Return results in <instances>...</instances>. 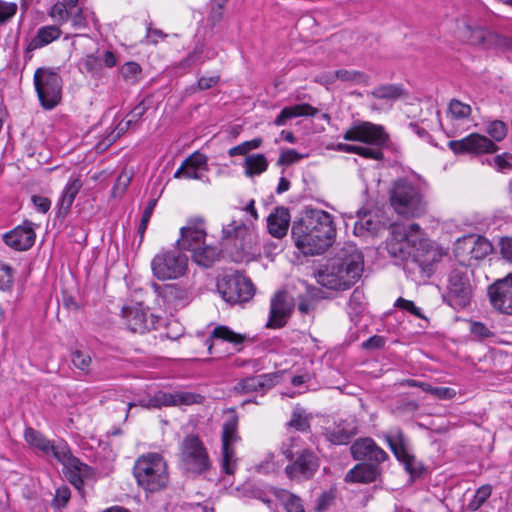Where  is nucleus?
Wrapping results in <instances>:
<instances>
[{"instance_id": "nucleus-1", "label": "nucleus", "mask_w": 512, "mask_h": 512, "mask_svg": "<svg viewBox=\"0 0 512 512\" xmlns=\"http://www.w3.org/2000/svg\"><path fill=\"white\" fill-rule=\"evenodd\" d=\"M296 247L305 255H319L333 243L336 229L332 216L318 208H306L291 229Z\"/></svg>"}, {"instance_id": "nucleus-2", "label": "nucleus", "mask_w": 512, "mask_h": 512, "mask_svg": "<svg viewBox=\"0 0 512 512\" xmlns=\"http://www.w3.org/2000/svg\"><path fill=\"white\" fill-rule=\"evenodd\" d=\"M24 438L31 447L38 449L46 456H53L61 463L65 476L77 490L81 491L84 480L93 476V469L73 456L66 442L61 441L55 444L31 427L25 429Z\"/></svg>"}, {"instance_id": "nucleus-3", "label": "nucleus", "mask_w": 512, "mask_h": 512, "mask_svg": "<svg viewBox=\"0 0 512 512\" xmlns=\"http://www.w3.org/2000/svg\"><path fill=\"white\" fill-rule=\"evenodd\" d=\"M428 243L424 238L421 227L417 223L410 224H394L391 226V238L387 243L389 254L402 261L411 259L417 263L422 270L434 261V257L430 259H422L423 252L429 256L427 251Z\"/></svg>"}, {"instance_id": "nucleus-4", "label": "nucleus", "mask_w": 512, "mask_h": 512, "mask_svg": "<svg viewBox=\"0 0 512 512\" xmlns=\"http://www.w3.org/2000/svg\"><path fill=\"white\" fill-rule=\"evenodd\" d=\"M364 267L363 255L354 246H347L318 274V282L332 290H347L361 277Z\"/></svg>"}, {"instance_id": "nucleus-5", "label": "nucleus", "mask_w": 512, "mask_h": 512, "mask_svg": "<svg viewBox=\"0 0 512 512\" xmlns=\"http://www.w3.org/2000/svg\"><path fill=\"white\" fill-rule=\"evenodd\" d=\"M389 202L394 211L404 217L414 218L425 213L426 202L419 184L408 178H399L392 182Z\"/></svg>"}, {"instance_id": "nucleus-6", "label": "nucleus", "mask_w": 512, "mask_h": 512, "mask_svg": "<svg viewBox=\"0 0 512 512\" xmlns=\"http://www.w3.org/2000/svg\"><path fill=\"white\" fill-rule=\"evenodd\" d=\"M453 34L464 43L486 49L512 46V39L485 28L467 15L455 19Z\"/></svg>"}, {"instance_id": "nucleus-7", "label": "nucleus", "mask_w": 512, "mask_h": 512, "mask_svg": "<svg viewBox=\"0 0 512 512\" xmlns=\"http://www.w3.org/2000/svg\"><path fill=\"white\" fill-rule=\"evenodd\" d=\"M134 475L138 484L150 492L166 487L169 479L167 464L157 453L141 456L135 463Z\"/></svg>"}, {"instance_id": "nucleus-8", "label": "nucleus", "mask_w": 512, "mask_h": 512, "mask_svg": "<svg viewBox=\"0 0 512 512\" xmlns=\"http://www.w3.org/2000/svg\"><path fill=\"white\" fill-rule=\"evenodd\" d=\"M34 86L45 109H52L59 104L62 97V78L58 71L52 68L40 67L34 73Z\"/></svg>"}, {"instance_id": "nucleus-9", "label": "nucleus", "mask_w": 512, "mask_h": 512, "mask_svg": "<svg viewBox=\"0 0 512 512\" xmlns=\"http://www.w3.org/2000/svg\"><path fill=\"white\" fill-rule=\"evenodd\" d=\"M188 258L179 248L162 250L151 262L153 275L158 280L177 279L187 270Z\"/></svg>"}, {"instance_id": "nucleus-10", "label": "nucleus", "mask_w": 512, "mask_h": 512, "mask_svg": "<svg viewBox=\"0 0 512 512\" xmlns=\"http://www.w3.org/2000/svg\"><path fill=\"white\" fill-rule=\"evenodd\" d=\"M240 440L238 434V416L234 410L227 412V417L222 426V448L220 468L227 475H233L237 469V457L234 446Z\"/></svg>"}, {"instance_id": "nucleus-11", "label": "nucleus", "mask_w": 512, "mask_h": 512, "mask_svg": "<svg viewBox=\"0 0 512 512\" xmlns=\"http://www.w3.org/2000/svg\"><path fill=\"white\" fill-rule=\"evenodd\" d=\"M180 460L184 470L193 474H202L212 466L206 448L195 435L184 438L181 444Z\"/></svg>"}, {"instance_id": "nucleus-12", "label": "nucleus", "mask_w": 512, "mask_h": 512, "mask_svg": "<svg viewBox=\"0 0 512 512\" xmlns=\"http://www.w3.org/2000/svg\"><path fill=\"white\" fill-rule=\"evenodd\" d=\"M493 251L492 244L483 236L467 235L457 240L454 248L455 256L463 266H471Z\"/></svg>"}, {"instance_id": "nucleus-13", "label": "nucleus", "mask_w": 512, "mask_h": 512, "mask_svg": "<svg viewBox=\"0 0 512 512\" xmlns=\"http://www.w3.org/2000/svg\"><path fill=\"white\" fill-rule=\"evenodd\" d=\"M217 291L224 301L231 304L246 302L255 293L254 285L250 279L240 274L223 276L217 283Z\"/></svg>"}, {"instance_id": "nucleus-14", "label": "nucleus", "mask_w": 512, "mask_h": 512, "mask_svg": "<svg viewBox=\"0 0 512 512\" xmlns=\"http://www.w3.org/2000/svg\"><path fill=\"white\" fill-rule=\"evenodd\" d=\"M472 287L466 267L455 268L448 279L447 303L454 309H463L470 303Z\"/></svg>"}, {"instance_id": "nucleus-15", "label": "nucleus", "mask_w": 512, "mask_h": 512, "mask_svg": "<svg viewBox=\"0 0 512 512\" xmlns=\"http://www.w3.org/2000/svg\"><path fill=\"white\" fill-rule=\"evenodd\" d=\"M204 400V397L200 394L192 393L189 391H174L165 392L158 391L148 399L139 400L138 405L143 408H161L169 406H188L192 404H200Z\"/></svg>"}, {"instance_id": "nucleus-16", "label": "nucleus", "mask_w": 512, "mask_h": 512, "mask_svg": "<svg viewBox=\"0 0 512 512\" xmlns=\"http://www.w3.org/2000/svg\"><path fill=\"white\" fill-rule=\"evenodd\" d=\"M346 141H357L370 146H385L388 142V134L381 125L371 122H359L343 134Z\"/></svg>"}, {"instance_id": "nucleus-17", "label": "nucleus", "mask_w": 512, "mask_h": 512, "mask_svg": "<svg viewBox=\"0 0 512 512\" xmlns=\"http://www.w3.org/2000/svg\"><path fill=\"white\" fill-rule=\"evenodd\" d=\"M389 225L384 213L379 208L363 207L357 211V220L354 223L356 236H375Z\"/></svg>"}, {"instance_id": "nucleus-18", "label": "nucleus", "mask_w": 512, "mask_h": 512, "mask_svg": "<svg viewBox=\"0 0 512 512\" xmlns=\"http://www.w3.org/2000/svg\"><path fill=\"white\" fill-rule=\"evenodd\" d=\"M180 235L181 237L176 241L177 247L180 250L191 251L193 254L205 244L207 235L205 220L201 217L188 219L186 225L180 229Z\"/></svg>"}, {"instance_id": "nucleus-19", "label": "nucleus", "mask_w": 512, "mask_h": 512, "mask_svg": "<svg viewBox=\"0 0 512 512\" xmlns=\"http://www.w3.org/2000/svg\"><path fill=\"white\" fill-rule=\"evenodd\" d=\"M448 146L455 154L495 153L498 150V146L492 140L478 133H472L460 140L449 141Z\"/></svg>"}, {"instance_id": "nucleus-20", "label": "nucleus", "mask_w": 512, "mask_h": 512, "mask_svg": "<svg viewBox=\"0 0 512 512\" xmlns=\"http://www.w3.org/2000/svg\"><path fill=\"white\" fill-rule=\"evenodd\" d=\"M122 317L128 329L139 334H143L155 328L156 322L158 321V318L149 313V310L143 308L141 304L123 307Z\"/></svg>"}, {"instance_id": "nucleus-21", "label": "nucleus", "mask_w": 512, "mask_h": 512, "mask_svg": "<svg viewBox=\"0 0 512 512\" xmlns=\"http://www.w3.org/2000/svg\"><path fill=\"white\" fill-rule=\"evenodd\" d=\"M295 460L285 467V473L290 479H309L319 468V460L311 450L301 451Z\"/></svg>"}, {"instance_id": "nucleus-22", "label": "nucleus", "mask_w": 512, "mask_h": 512, "mask_svg": "<svg viewBox=\"0 0 512 512\" xmlns=\"http://www.w3.org/2000/svg\"><path fill=\"white\" fill-rule=\"evenodd\" d=\"M488 295L495 309L512 315V274L492 284L488 289Z\"/></svg>"}, {"instance_id": "nucleus-23", "label": "nucleus", "mask_w": 512, "mask_h": 512, "mask_svg": "<svg viewBox=\"0 0 512 512\" xmlns=\"http://www.w3.org/2000/svg\"><path fill=\"white\" fill-rule=\"evenodd\" d=\"M351 455L355 460L366 463L381 464L387 458V453L370 438H359L350 447Z\"/></svg>"}, {"instance_id": "nucleus-24", "label": "nucleus", "mask_w": 512, "mask_h": 512, "mask_svg": "<svg viewBox=\"0 0 512 512\" xmlns=\"http://www.w3.org/2000/svg\"><path fill=\"white\" fill-rule=\"evenodd\" d=\"M293 298L286 292H278L271 299L269 328H281L286 323L293 310Z\"/></svg>"}, {"instance_id": "nucleus-25", "label": "nucleus", "mask_w": 512, "mask_h": 512, "mask_svg": "<svg viewBox=\"0 0 512 512\" xmlns=\"http://www.w3.org/2000/svg\"><path fill=\"white\" fill-rule=\"evenodd\" d=\"M35 231L33 223L25 221L11 231L3 235L5 244L17 251H25L30 249L35 242Z\"/></svg>"}, {"instance_id": "nucleus-26", "label": "nucleus", "mask_w": 512, "mask_h": 512, "mask_svg": "<svg viewBox=\"0 0 512 512\" xmlns=\"http://www.w3.org/2000/svg\"><path fill=\"white\" fill-rule=\"evenodd\" d=\"M277 373L261 374L241 379L235 386L237 393L248 394L253 392H266L278 383Z\"/></svg>"}, {"instance_id": "nucleus-27", "label": "nucleus", "mask_w": 512, "mask_h": 512, "mask_svg": "<svg viewBox=\"0 0 512 512\" xmlns=\"http://www.w3.org/2000/svg\"><path fill=\"white\" fill-rule=\"evenodd\" d=\"M385 440L387 441L391 451L396 458L405 464L407 470H410L411 463L414 461L412 455H410L406 439L403 431L399 427L392 428L388 433L385 434Z\"/></svg>"}, {"instance_id": "nucleus-28", "label": "nucleus", "mask_w": 512, "mask_h": 512, "mask_svg": "<svg viewBox=\"0 0 512 512\" xmlns=\"http://www.w3.org/2000/svg\"><path fill=\"white\" fill-rule=\"evenodd\" d=\"M379 465L376 463H359L347 472L345 481L362 484L374 482L381 474Z\"/></svg>"}, {"instance_id": "nucleus-29", "label": "nucleus", "mask_w": 512, "mask_h": 512, "mask_svg": "<svg viewBox=\"0 0 512 512\" xmlns=\"http://www.w3.org/2000/svg\"><path fill=\"white\" fill-rule=\"evenodd\" d=\"M290 223L289 210L285 207H277L267 218L269 233L275 238H283L288 231Z\"/></svg>"}, {"instance_id": "nucleus-30", "label": "nucleus", "mask_w": 512, "mask_h": 512, "mask_svg": "<svg viewBox=\"0 0 512 512\" xmlns=\"http://www.w3.org/2000/svg\"><path fill=\"white\" fill-rule=\"evenodd\" d=\"M356 434L357 428L346 421H341L334 426H329L324 429L325 438L334 445L347 444Z\"/></svg>"}, {"instance_id": "nucleus-31", "label": "nucleus", "mask_w": 512, "mask_h": 512, "mask_svg": "<svg viewBox=\"0 0 512 512\" xmlns=\"http://www.w3.org/2000/svg\"><path fill=\"white\" fill-rule=\"evenodd\" d=\"M318 109L308 103L284 107L274 120L276 126H284L288 120L297 117H314Z\"/></svg>"}, {"instance_id": "nucleus-32", "label": "nucleus", "mask_w": 512, "mask_h": 512, "mask_svg": "<svg viewBox=\"0 0 512 512\" xmlns=\"http://www.w3.org/2000/svg\"><path fill=\"white\" fill-rule=\"evenodd\" d=\"M82 186L83 182L80 176L71 175L69 177L58 201L60 213L66 214L69 211Z\"/></svg>"}, {"instance_id": "nucleus-33", "label": "nucleus", "mask_w": 512, "mask_h": 512, "mask_svg": "<svg viewBox=\"0 0 512 512\" xmlns=\"http://www.w3.org/2000/svg\"><path fill=\"white\" fill-rule=\"evenodd\" d=\"M60 35L61 30L57 26L50 25L41 27L27 45V51L42 48L58 39Z\"/></svg>"}, {"instance_id": "nucleus-34", "label": "nucleus", "mask_w": 512, "mask_h": 512, "mask_svg": "<svg viewBox=\"0 0 512 512\" xmlns=\"http://www.w3.org/2000/svg\"><path fill=\"white\" fill-rule=\"evenodd\" d=\"M273 494L286 512H305L303 502L296 494L281 488H274Z\"/></svg>"}, {"instance_id": "nucleus-35", "label": "nucleus", "mask_w": 512, "mask_h": 512, "mask_svg": "<svg viewBox=\"0 0 512 512\" xmlns=\"http://www.w3.org/2000/svg\"><path fill=\"white\" fill-rule=\"evenodd\" d=\"M220 250L215 246L202 245L192 254L193 261L199 266L210 267L219 258Z\"/></svg>"}, {"instance_id": "nucleus-36", "label": "nucleus", "mask_w": 512, "mask_h": 512, "mask_svg": "<svg viewBox=\"0 0 512 512\" xmlns=\"http://www.w3.org/2000/svg\"><path fill=\"white\" fill-rule=\"evenodd\" d=\"M406 95L402 86L396 84L382 85L372 91V96L378 99L395 101Z\"/></svg>"}, {"instance_id": "nucleus-37", "label": "nucleus", "mask_w": 512, "mask_h": 512, "mask_svg": "<svg viewBox=\"0 0 512 512\" xmlns=\"http://www.w3.org/2000/svg\"><path fill=\"white\" fill-rule=\"evenodd\" d=\"M211 339H220L235 345L242 344L245 340V335L239 334L224 325L216 326L207 342Z\"/></svg>"}, {"instance_id": "nucleus-38", "label": "nucleus", "mask_w": 512, "mask_h": 512, "mask_svg": "<svg viewBox=\"0 0 512 512\" xmlns=\"http://www.w3.org/2000/svg\"><path fill=\"white\" fill-rule=\"evenodd\" d=\"M267 168L268 161L263 154H252L245 158V173L247 176L259 175Z\"/></svg>"}, {"instance_id": "nucleus-39", "label": "nucleus", "mask_w": 512, "mask_h": 512, "mask_svg": "<svg viewBox=\"0 0 512 512\" xmlns=\"http://www.w3.org/2000/svg\"><path fill=\"white\" fill-rule=\"evenodd\" d=\"M148 109V105L145 101H141L137 104L126 116V119L120 122L117 126L118 134L124 133L133 125L137 124Z\"/></svg>"}, {"instance_id": "nucleus-40", "label": "nucleus", "mask_w": 512, "mask_h": 512, "mask_svg": "<svg viewBox=\"0 0 512 512\" xmlns=\"http://www.w3.org/2000/svg\"><path fill=\"white\" fill-rule=\"evenodd\" d=\"M174 178L196 179L201 180L207 184L210 183L209 177L205 176L201 170L192 166L191 164H186V161H183L181 166L176 170L174 173Z\"/></svg>"}, {"instance_id": "nucleus-41", "label": "nucleus", "mask_w": 512, "mask_h": 512, "mask_svg": "<svg viewBox=\"0 0 512 512\" xmlns=\"http://www.w3.org/2000/svg\"><path fill=\"white\" fill-rule=\"evenodd\" d=\"M287 425L297 431L307 432L310 429V417L302 408H295Z\"/></svg>"}, {"instance_id": "nucleus-42", "label": "nucleus", "mask_w": 512, "mask_h": 512, "mask_svg": "<svg viewBox=\"0 0 512 512\" xmlns=\"http://www.w3.org/2000/svg\"><path fill=\"white\" fill-rule=\"evenodd\" d=\"M281 450L288 460H292L301 451H308L309 449L303 447V442L299 436H291L287 443H283Z\"/></svg>"}, {"instance_id": "nucleus-43", "label": "nucleus", "mask_w": 512, "mask_h": 512, "mask_svg": "<svg viewBox=\"0 0 512 512\" xmlns=\"http://www.w3.org/2000/svg\"><path fill=\"white\" fill-rule=\"evenodd\" d=\"M449 113L457 120L467 119L472 112L469 104L463 103L460 100L452 99L448 106Z\"/></svg>"}, {"instance_id": "nucleus-44", "label": "nucleus", "mask_w": 512, "mask_h": 512, "mask_svg": "<svg viewBox=\"0 0 512 512\" xmlns=\"http://www.w3.org/2000/svg\"><path fill=\"white\" fill-rule=\"evenodd\" d=\"M71 361L75 368L83 374H89L91 370V356L83 351L76 350L71 354Z\"/></svg>"}, {"instance_id": "nucleus-45", "label": "nucleus", "mask_w": 512, "mask_h": 512, "mask_svg": "<svg viewBox=\"0 0 512 512\" xmlns=\"http://www.w3.org/2000/svg\"><path fill=\"white\" fill-rule=\"evenodd\" d=\"M492 492V487L490 485H482L479 487L472 498V500L468 503L467 507L471 511L478 510L484 502L490 497Z\"/></svg>"}, {"instance_id": "nucleus-46", "label": "nucleus", "mask_w": 512, "mask_h": 512, "mask_svg": "<svg viewBox=\"0 0 512 512\" xmlns=\"http://www.w3.org/2000/svg\"><path fill=\"white\" fill-rule=\"evenodd\" d=\"M486 132L495 142H500L507 135V126L504 122L495 120L487 125Z\"/></svg>"}, {"instance_id": "nucleus-47", "label": "nucleus", "mask_w": 512, "mask_h": 512, "mask_svg": "<svg viewBox=\"0 0 512 512\" xmlns=\"http://www.w3.org/2000/svg\"><path fill=\"white\" fill-rule=\"evenodd\" d=\"M337 80L351 83H363L367 81V76L359 71L340 69L335 71Z\"/></svg>"}, {"instance_id": "nucleus-48", "label": "nucleus", "mask_w": 512, "mask_h": 512, "mask_svg": "<svg viewBox=\"0 0 512 512\" xmlns=\"http://www.w3.org/2000/svg\"><path fill=\"white\" fill-rule=\"evenodd\" d=\"M164 297L171 301H185L189 297V291L178 285H168L164 288Z\"/></svg>"}, {"instance_id": "nucleus-49", "label": "nucleus", "mask_w": 512, "mask_h": 512, "mask_svg": "<svg viewBox=\"0 0 512 512\" xmlns=\"http://www.w3.org/2000/svg\"><path fill=\"white\" fill-rule=\"evenodd\" d=\"M132 179V174L127 171H122L116 179L112 188V196L114 198L120 197L124 194Z\"/></svg>"}, {"instance_id": "nucleus-50", "label": "nucleus", "mask_w": 512, "mask_h": 512, "mask_svg": "<svg viewBox=\"0 0 512 512\" xmlns=\"http://www.w3.org/2000/svg\"><path fill=\"white\" fill-rule=\"evenodd\" d=\"M82 69L91 75H97L101 71V59L93 54L86 55L80 62Z\"/></svg>"}, {"instance_id": "nucleus-51", "label": "nucleus", "mask_w": 512, "mask_h": 512, "mask_svg": "<svg viewBox=\"0 0 512 512\" xmlns=\"http://www.w3.org/2000/svg\"><path fill=\"white\" fill-rule=\"evenodd\" d=\"M261 143H262L261 138H255L250 141H245V142L229 149L228 154L231 157L236 156V155H245V154H247L248 151L260 147Z\"/></svg>"}, {"instance_id": "nucleus-52", "label": "nucleus", "mask_w": 512, "mask_h": 512, "mask_svg": "<svg viewBox=\"0 0 512 512\" xmlns=\"http://www.w3.org/2000/svg\"><path fill=\"white\" fill-rule=\"evenodd\" d=\"M384 146H361L357 145V151L356 154L360 155L367 159H374V160H382L383 159V153L381 149Z\"/></svg>"}, {"instance_id": "nucleus-53", "label": "nucleus", "mask_w": 512, "mask_h": 512, "mask_svg": "<svg viewBox=\"0 0 512 512\" xmlns=\"http://www.w3.org/2000/svg\"><path fill=\"white\" fill-rule=\"evenodd\" d=\"M156 203H157V199L149 200L146 208L143 211V214H142V217H141V221H140V224H139V227H138V234H139L141 239L143 238V236L145 234V231L147 229V226H148V223L150 221V218H151V216L153 214V211H154V208L156 206Z\"/></svg>"}, {"instance_id": "nucleus-54", "label": "nucleus", "mask_w": 512, "mask_h": 512, "mask_svg": "<svg viewBox=\"0 0 512 512\" xmlns=\"http://www.w3.org/2000/svg\"><path fill=\"white\" fill-rule=\"evenodd\" d=\"M140 72L141 67L136 62H127L120 69L122 77L130 82H135Z\"/></svg>"}, {"instance_id": "nucleus-55", "label": "nucleus", "mask_w": 512, "mask_h": 512, "mask_svg": "<svg viewBox=\"0 0 512 512\" xmlns=\"http://www.w3.org/2000/svg\"><path fill=\"white\" fill-rule=\"evenodd\" d=\"M68 20L76 30H82L88 27V21L80 7L71 9Z\"/></svg>"}, {"instance_id": "nucleus-56", "label": "nucleus", "mask_w": 512, "mask_h": 512, "mask_svg": "<svg viewBox=\"0 0 512 512\" xmlns=\"http://www.w3.org/2000/svg\"><path fill=\"white\" fill-rule=\"evenodd\" d=\"M395 307L405 310L409 312L410 314L420 318V319H426L424 315L421 312V309L415 305V303L411 300H407L405 298L399 297L395 304Z\"/></svg>"}, {"instance_id": "nucleus-57", "label": "nucleus", "mask_w": 512, "mask_h": 512, "mask_svg": "<svg viewBox=\"0 0 512 512\" xmlns=\"http://www.w3.org/2000/svg\"><path fill=\"white\" fill-rule=\"evenodd\" d=\"M17 12V4L0 0V26L7 23Z\"/></svg>"}, {"instance_id": "nucleus-58", "label": "nucleus", "mask_w": 512, "mask_h": 512, "mask_svg": "<svg viewBox=\"0 0 512 512\" xmlns=\"http://www.w3.org/2000/svg\"><path fill=\"white\" fill-rule=\"evenodd\" d=\"M70 13L71 9L61 2L55 3L50 10V16L61 22L68 21Z\"/></svg>"}, {"instance_id": "nucleus-59", "label": "nucleus", "mask_w": 512, "mask_h": 512, "mask_svg": "<svg viewBox=\"0 0 512 512\" xmlns=\"http://www.w3.org/2000/svg\"><path fill=\"white\" fill-rule=\"evenodd\" d=\"M246 232V228L243 224L236 225L235 222H232L228 226L224 227L222 230L223 239L231 240L237 239L242 236L243 233Z\"/></svg>"}, {"instance_id": "nucleus-60", "label": "nucleus", "mask_w": 512, "mask_h": 512, "mask_svg": "<svg viewBox=\"0 0 512 512\" xmlns=\"http://www.w3.org/2000/svg\"><path fill=\"white\" fill-rule=\"evenodd\" d=\"M303 158V155L299 154L293 149H287L281 152L280 157L277 161L278 165H290L298 162Z\"/></svg>"}, {"instance_id": "nucleus-61", "label": "nucleus", "mask_w": 512, "mask_h": 512, "mask_svg": "<svg viewBox=\"0 0 512 512\" xmlns=\"http://www.w3.org/2000/svg\"><path fill=\"white\" fill-rule=\"evenodd\" d=\"M13 283V273L10 266L0 263V290L8 289Z\"/></svg>"}, {"instance_id": "nucleus-62", "label": "nucleus", "mask_w": 512, "mask_h": 512, "mask_svg": "<svg viewBox=\"0 0 512 512\" xmlns=\"http://www.w3.org/2000/svg\"><path fill=\"white\" fill-rule=\"evenodd\" d=\"M184 161H186V164H191L192 166L198 168L199 170H205L207 171V161L208 158L206 155L195 152L189 157H187Z\"/></svg>"}, {"instance_id": "nucleus-63", "label": "nucleus", "mask_w": 512, "mask_h": 512, "mask_svg": "<svg viewBox=\"0 0 512 512\" xmlns=\"http://www.w3.org/2000/svg\"><path fill=\"white\" fill-rule=\"evenodd\" d=\"M224 8H225L224 4L211 2V8H210V12L208 15V21L212 25H215L221 21V19L223 17Z\"/></svg>"}, {"instance_id": "nucleus-64", "label": "nucleus", "mask_w": 512, "mask_h": 512, "mask_svg": "<svg viewBox=\"0 0 512 512\" xmlns=\"http://www.w3.org/2000/svg\"><path fill=\"white\" fill-rule=\"evenodd\" d=\"M500 250L503 258L512 263V237L501 239Z\"/></svg>"}]
</instances>
